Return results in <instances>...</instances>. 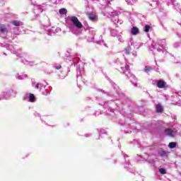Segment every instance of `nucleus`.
I'll use <instances>...</instances> for the list:
<instances>
[{
    "instance_id": "f257e3e1",
    "label": "nucleus",
    "mask_w": 181,
    "mask_h": 181,
    "mask_svg": "<svg viewBox=\"0 0 181 181\" xmlns=\"http://www.w3.org/2000/svg\"><path fill=\"white\" fill-rule=\"evenodd\" d=\"M66 21L67 22H71V23H72L69 27L71 33L76 35V36H78L83 33V30H84V25H83V23L80 22L77 17L68 16Z\"/></svg>"
},
{
    "instance_id": "f03ea898",
    "label": "nucleus",
    "mask_w": 181,
    "mask_h": 181,
    "mask_svg": "<svg viewBox=\"0 0 181 181\" xmlns=\"http://www.w3.org/2000/svg\"><path fill=\"white\" fill-rule=\"evenodd\" d=\"M166 45V41L165 40H158L153 42L150 46V50L153 52V50H157V52H160L165 49V45Z\"/></svg>"
},
{
    "instance_id": "7ed1b4c3",
    "label": "nucleus",
    "mask_w": 181,
    "mask_h": 181,
    "mask_svg": "<svg viewBox=\"0 0 181 181\" xmlns=\"http://www.w3.org/2000/svg\"><path fill=\"white\" fill-rule=\"evenodd\" d=\"M119 11H112L111 9H106L105 11H103V15L104 16H107V18H112L113 16H118L119 15Z\"/></svg>"
},
{
    "instance_id": "20e7f679",
    "label": "nucleus",
    "mask_w": 181,
    "mask_h": 181,
    "mask_svg": "<svg viewBox=\"0 0 181 181\" xmlns=\"http://www.w3.org/2000/svg\"><path fill=\"white\" fill-rule=\"evenodd\" d=\"M164 134L173 138L177 135V129L167 128L164 130Z\"/></svg>"
},
{
    "instance_id": "39448f33",
    "label": "nucleus",
    "mask_w": 181,
    "mask_h": 181,
    "mask_svg": "<svg viewBox=\"0 0 181 181\" xmlns=\"http://www.w3.org/2000/svg\"><path fill=\"white\" fill-rule=\"evenodd\" d=\"M129 46H134V49H139L141 44L134 41V39L130 38L129 41Z\"/></svg>"
},
{
    "instance_id": "423d86ee",
    "label": "nucleus",
    "mask_w": 181,
    "mask_h": 181,
    "mask_svg": "<svg viewBox=\"0 0 181 181\" xmlns=\"http://www.w3.org/2000/svg\"><path fill=\"white\" fill-rule=\"evenodd\" d=\"M32 86L37 90H40V91H42V88H45V86L42 85L40 83L33 82Z\"/></svg>"
},
{
    "instance_id": "0eeeda50",
    "label": "nucleus",
    "mask_w": 181,
    "mask_h": 181,
    "mask_svg": "<svg viewBox=\"0 0 181 181\" xmlns=\"http://www.w3.org/2000/svg\"><path fill=\"white\" fill-rule=\"evenodd\" d=\"M126 76H127V77H129L131 83H132V84H134V86H136V78L135 77L134 75L133 74H126Z\"/></svg>"
},
{
    "instance_id": "6e6552de",
    "label": "nucleus",
    "mask_w": 181,
    "mask_h": 181,
    "mask_svg": "<svg viewBox=\"0 0 181 181\" xmlns=\"http://www.w3.org/2000/svg\"><path fill=\"white\" fill-rule=\"evenodd\" d=\"M157 87L158 88H165L166 87V82L163 80L157 81Z\"/></svg>"
},
{
    "instance_id": "1a4fd4ad",
    "label": "nucleus",
    "mask_w": 181,
    "mask_h": 181,
    "mask_svg": "<svg viewBox=\"0 0 181 181\" xmlns=\"http://www.w3.org/2000/svg\"><path fill=\"white\" fill-rule=\"evenodd\" d=\"M0 32L1 35H6L8 33V28H6V26L0 24Z\"/></svg>"
},
{
    "instance_id": "9d476101",
    "label": "nucleus",
    "mask_w": 181,
    "mask_h": 181,
    "mask_svg": "<svg viewBox=\"0 0 181 181\" xmlns=\"http://www.w3.org/2000/svg\"><path fill=\"white\" fill-rule=\"evenodd\" d=\"M45 30L48 32V35L52 36V35H56V28L54 27H52L51 28H47V27L45 28Z\"/></svg>"
},
{
    "instance_id": "9b49d317",
    "label": "nucleus",
    "mask_w": 181,
    "mask_h": 181,
    "mask_svg": "<svg viewBox=\"0 0 181 181\" xmlns=\"http://www.w3.org/2000/svg\"><path fill=\"white\" fill-rule=\"evenodd\" d=\"M123 52L124 54H131V45H129V42H128V45L124 48Z\"/></svg>"
},
{
    "instance_id": "f8f14e48",
    "label": "nucleus",
    "mask_w": 181,
    "mask_h": 181,
    "mask_svg": "<svg viewBox=\"0 0 181 181\" xmlns=\"http://www.w3.org/2000/svg\"><path fill=\"white\" fill-rule=\"evenodd\" d=\"M131 33L135 36L139 33V29H138L136 27H133L131 30Z\"/></svg>"
},
{
    "instance_id": "ddd939ff",
    "label": "nucleus",
    "mask_w": 181,
    "mask_h": 181,
    "mask_svg": "<svg viewBox=\"0 0 181 181\" xmlns=\"http://www.w3.org/2000/svg\"><path fill=\"white\" fill-rule=\"evenodd\" d=\"M156 110L157 112H162V111H163V107L160 104H158L156 106Z\"/></svg>"
},
{
    "instance_id": "4468645a",
    "label": "nucleus",
    "mask_w": 181,
    "mask_h": 181,
    "mask_svg": "<svg viewBox=\"0 0 181 181\" xmlns=\"http://www.w3.org/2000/svg\"><path fill=\"white\" fill-rule=\"evenodd\" d=\"M11 23L14 26H21V25H23V23L22 22L18 21H13L11 22Z\"/></svg>"
},
{
    "instance_id": "2eb2a0df",
    "label": "nucleus",
    "mask_w": 181,
    "mask_h": 181,
    "mask_svg": "<svg viewBox=\"0 0 181 181\" xmlns=\"http://www.w3.org/2000/svg\"><path fill=\"white\" fill-rule=\"evenodd\" d=\"M16 77L18 80H23V78H26L27 76H26V74L19 75L18 74H16Z\"/></svg>"
},
{
    "instance_id": "dca6fc26",
    "label": "nucleus",
    "mask_w": 181,
    "mask_h": 181,
    "mask_svg": "<svg viewBox=\"0 0 181 181\" xmlns=\"http://www.w3.org/2000/svg\"><path fill=\"white\" fill-rule=\"evenodd\" d=\"M88 18L90 21H95V19L97 18V16L93 13H90L88 14Z\"/></svg>"
},
{
    "instance_id": "f3484780",
    "label": "nucleus",
    "mask_w": 181,
    "mask_h": 181,
    "mask_svg": "<svg viewBox=\"0 0 181 181\" xmlns=\"http://www.w3.org/2000/svg\"><path fill=\"white\" fill-rule=\"evenodd\" d=\"M29 100L31 103H35V101H36V98H35V95L33 94L30 93Z\"/></svg>"
},
{
    "instance_id": "a211bd4d",
    "label": "nucleus",
    "mask_w": 181,
    "mask_h": 181,
    "mask_svg": "<svg viewBox=\"0 0 181 181\" xmlns=\"http://www.w3.org/2000/svg\"><path fill=\"white\" fill-rule=\"evenodd\" d=\"M122 70H123V73L124 74L129 70V65H125V66H121Z\"/></svg>"
},
{
    "instance_id": "6ab92c4d",
    "label": "nucleus",
    "mask_w": 181,
    "mask_h": 181,
    "mask_svg": "<svg viewBox=\"0 0 181 181\" xmlns=\"http://www.w3.org/2000/svg\"><path fill=\"white\" fill-rule=\"evenodd\" d=\"M138 1L137 0H127L126 2L127 5H134V4H136Z\"/></svg>"
},
{
    "instance_id": "aec40b11",
    "label": "nucleus",
    "mask_w": 181,
    "mask_h": 181,
    "mask_svg": "<svg viewBox=\"0 0 181 181\" xmlns=\"http://www.w3.org/2000/svg\"><path fill=\"white\" fill-rule=\"evenodd\" d=\"M59 13L61 15H66L67 13V10L66 8H61L59 10Z\"/></svg>"
},
{
    "instance_id": "412c9836",
    "label": "nucleus",
    "mask_w": 181,
    "mask_h": 181,
    "mask_svg": "<svg viewBox=\"0 0 181 181\" xmlns=\"http://www.w3.org/2000/svg\"><path fill=\"white\" fill-rule=\"evenodd\" d=\"M169 148H170V149H173V148H176V143L175 142H170L168 145Z\"/></svg>"
},
{
    "instance_id": "4be33fe9",
    "label": "nucleus",
    "mask_w": 181,
    "mask_h": 181,
    "mask_svg": "<svg viewBox=\"0 0 181 181\" xmlns=\"http://www.w3.org/2000/svg\"><path fill=\"white\" fill-rule=\"evenodd\" d=\"M159 154H160V156H163L164 158L168 156V153H166V151H160Z\"/></svg>"
},
{
    "instance_id": "5701e85b",
    "label": "nucleus",
    "mask_w": 181,
    "mask_h": 181,
    "mask_svg": "<svg viewBox=\"0 0 181 181\" xmlns=\"http://www.w3.org/2000/svg\"><path fill=\"white\" fill-rule=\"evenodd\" d=\"M151 29V25H146L144 27V32H149V30Z\"/></svg>"
},
{
    "instance_id": "b1692460",
    "label": "nucleus",
    "mask_w": 181,
    "mask_h": 181,
    "mask_svg": "<svg viewBox=\"0 0 181 181\" xmlns=\"http://www.w3.org/2000/svg\"><path fill=\"white\" fill-rule=\"evenodd\" d=\"M159 172L161 175H166V170L165 168H160Z\"/></svg>"
},
{
    "instance_id": "393cba45",
    "label": "nucleus",
    "mask_w": 181,
    "mask_h": 181,
    "mask_svg": "<svg viewBox=\"0 0 181 181\" xmlns=\"http://www.w3.org/2000/svg\"><path fill=\"white\" fill-rule=\"evenodd\" d=\"M117 38L118 39L119 42H120V43H124V40L121 35H117Z\"/></svg>"
},
{
    "instance_id": "a878e982",
    "label": "nucleus",
    "mask_w": 181,
    "mask_h": 181,
    "mask_svg": "<svg viewBox=\"0 0 181 181\" xmlns=\"http://www.w3.org/2000/svg\"><path fill=\"white\" fill-rule=\"evenodd\" d=\"M111 35L115 37V36H117V31L115 30H111Z\"/></svg>"
},
{
    "instance_id": "bb28decb",
    "label": "nucleus",
    "mask_w": 181,
    "mask_h": 181,
    "mask_svg": "<svg viewBox=\"0 0 181 181\" xmlns=\"http://www.w3.org/2000/svg\"><path fill=\"white\" fill-rule=\"evenodd\" d=\"M151 70H152V69L151 67L146 66L144 71L146 73H149V71H151Z\"/></svg>"
},
{
    "instance_id": "cd10ccee",
    "label": "nucleus",
    "mask_w": 181,
    "mask_h": 181,
    "mask_svg": "<svg viewBox=\"0 0 181 181\" xmlns=\"http://www.w3.org/2000/svg\"><path fill=\"white\" fill-rule=\"evenodd\" d=\"M59 32H62V29L60 28H55V35L59 33Z\"/></svg>"
},
{
    "instance_id": "c85d7f7f",
    "label": "nucleus",
    "mask_w": 181,
    "mask_h": 181,
    "mask_svg": "<svg viewBox=\"0 0 181 181\" xmlns=\"http://www.w3.org/2000/svg\"><path fill=\"white\" fill-rule=\"evenodd\" d=\"M72 60H73L74 66H76V64H77V63H78V62H77V59H74Z\"/></svg>"
},
{
    "instance_id": "c756f323",
    "label": "nucleus",
    "mask_w": 181,
    "mask_h": 181,
    "mask_svg": "<svg viewBox=\"0 0 181 181\" xmlns=\"http://www.w3.org/2000/svg\"><path fill=\"white\" fill-rule=\"evenodd\" d=\"M55 69H57V70H60V69H62V65L55 66Z\"/></svg>"
},
{
    "instance_id": "7c9ffc66",
    "label": "nucleus",
    "mask_w": 181,
    "mask_h": 181,
    "mask_svg": "<svg viewBox=\"0 0 181 181\" xmlns=\"http://www.w3.org/2000/svg\"><path fill=\"white\" fill-rule=\"evenodd\" d=\"M112 22H114V23L117 24L118 23V21H117V19L114 20V18H112Z\"/></svg>"
},
{
    "instance_id": "2f4dec72",
    "label": "nucleus",
    "mask_w": 181,
    "mask_h": 181,
    "mask_svg": "<svg viewBox=\"0 0 181 181\" xmlns=\"http://www.w3.org/2000/svg\"><path fill=\"white\" fill-rule=\"evenodd\" d=\"M93 40H94V38H93V37L88 38V41H89V42H93Z\"/></svg>"
},
{
    "instance_id": "473e14b6",
    "label": "nucleus",
    "mask_w": 181,
    "mask_h": 181,
    "mask_svg": "<svg viewBox=\"0 0 181 181\" xmlns=\"http://www.w3.org/2000/svg\"><path fill=\"white\" fill-rule=\"evenodd\" d=\"M134 56H136V52L133 54Z\"/></svg>"
},
{
    "instance_id": "72a5a7b5",
    "label": "nucleus",
    "mask_w": 181,
    "mask_h": 181,
    "mask_svg": "<svg viewBox=\"0 0 181 181\" xmlns=\"http://www.w3.org/2000/svg\"><path fill=\"white\" fill-rule=\"evenodd\" d=\"M6 94H8V93H6V95H4L5 98H6Z\"/></svg>"
},
{
    "instance_id": "f704fd0d",
    "label": "nucleus",
    "mask_w": 181,
    "mask_h": 181,
    "mask_svg": "<svg viewBox=\"0 0 181 181\" xmlns=\"http://www.w3.org/2000/svg\"><path fill=\"white\" fill-rule=\"evenodd\" d=\"M99 43L101 45V41H99Z\"/></svg>"
},
{
    "instance_id": "c9c22d12",
    "label": "nucleus",
    "mask_w": 181,
    "mask_h": 181,
    "mask_svg": "<svg viewBox=\"0 0 181 181\" xmlns=\"http://www.w3.org/2000/svg\"><path fill=\"white\" fill-rule=\"evenodd\" d=\"M86 137H88V135H86Z\"/></svg>"
},
{
    "instance_id": "e433bc0d",
    "label": "nucleus",
    "mask_w": 181,
    "mask_h": 181,
    "mask_svg": "<svg viewBox=\"0 0 181 181\" xmlns=\"http://www.w3.org/2000/svg\"><path fill=\"white\" fill-rule=\"evenodd\" d=\"M24 64H27L26 62H24Z\"/></svg>"
},
{
    "instance_id": "4c0bfd02",
    "label": "nucleus",
    "mask_w": 181,
    "mask_h": 181,
    "mask_svg": "<svg viewBox=\"0 0 181 181\" xmlns=\"http://www.w3.org/2000/svg\"><path fill=\"white\" fill-rule=\"evenodd\" d=\"M121 23H119L120 25H121Z\"/></svg>"
},
{
    "instance_id": "58836bf2",
    "label": "nucleus",
    "mask_w": 181,
    "mask_h": 181,
    "mask_svg": "<svg viewBox=\"0 0 181 181\" xmlns=\"http://www.w3.org/2000/svg\"><path fill=\"white\" fill-rule=\"evenodd\" d=\"M77 71L78 72V69H77Z\"/></svg>"
}]
</instances>
